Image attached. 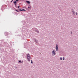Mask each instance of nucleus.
<instances>
[{"label": "nucleus", "mask_w": 78, "mask_h": 78, "mask_svg": "<svg viewBox=\"0 0 78 78\" xmlns=\"http://www.w3.org/2000/svg\"><path fill=\"white\" fill-rule=\"evenodd\" d=\"M27 58L28 60V61H29V62H30L31 57L30 56V54H27Z\"/></svg>", "instance_id": "f257e3e1"}, {"label": "nucleus", "mask_w": 78, "mask_h": 78, "mask_svg": "<svg viewBox=\"0 0 78 78\" xmlns=\"http://www.w3.org/2000/svg\"><path fill=\"white\" fill-rule=\"evenodd\" d=\"M52 53L53 54V55H56V51L55 50H53Z\"/></svg>", "instance_id": "f03ea898"}, {"label": "nucleus", "mask_w": 78, "mask_h": 78, "mask_svg": "<svg viewBox=\"0 0 78 78\" xmlns=\"http://www.w3.org/2000/svg\"><path fill=\"white\" fill-rule=\"evenodd\" d=\"M72 13H73V15H74V16H75V11H74V10L73 9H72Z\"/></svg>", "instance_id": "7ed1b4c3"}, {"label": "nucleus", "mask_w": 78, "mask_h": 78, "mask_svg": "<svg viewBox=\"0 0 78 78\" xmlns=\"http://www.w3.org/2000/svg\"><path fill=\"white\" fill-rule=\"evenodd\" d=\"M58 44H56V51H58Z\"/></svg>", "instance_id": "20e7f679"}, {"label": "nucleus", "mask_w": 78, "mask_h": 78, "mask_svg": "<svg viewBox=\"0 0 78 78\" xmlns=\"http://www.w3.org/2000/svg\"><path fill=\"white\" fill-rule=\"evenodd\" d=\"M26 2H27V3H28V4H30V2H29V1H26Z\"/></svg>", "instance_id": "39448f33"}, {"label": "nucleus", "mask_w": 78, "mask_h": 78, "mask_svg": "<svg viewBox=\"0 0 78 78\" xmlns=\"http://www.w3.org/2000/svg\"><path fill=\"white\" fill-rule=\"evenodd\" d=\"M35 41L36 43H38V41H37L36 39H35Z\"/></svg>", "instance_id": "423d86ee"}, {"label": "nucleus", "mask_w": 78, "mask_h": 78, "mask_svg": "<svg viewBox=\"0 0 78 78\" xmlns=\"http://www.w3.org/2000/svg\"><path fill=\"white\" fill-rule=\"evenodd\" d=\"M60 60H62V57H60Z\"/></svg>", "instance_id": "0eeeda50"}, {"label": "nucleus", "mask_w": 78, "mask_h": 78, "mask_svg": "<svg viewBox=\"0 0 78 78\" xmlns=\"http://www.w3.org/2000/svg\"><path fill=\"white\" fill-rule=\"evenodd\" d=\"M76 16H77L78 15V13H77V12H76Z\"/></svg>", "instance_id": "6e6552de"}, {"label": "nucleus", "mask_w": 78, "mask_h": 78, "mask_svg": "<svg viewBox=\"0 0 78 78\" xmlns=\"http://www.w3.org/2000/svg\"><path fill=\"white\" fill-rule=\"evenodd\" d=\"M31 64H33V61H32V60H31Z\"/></svg>", "instance_id": "1a4fd4ad"}, {"label": "nucleus", "mask_w": 78, "mask_h": 78, "mask_svg": "<svg viewBox=\"0 0 78 78\" xmlns=\"http://www.w3.org/2000/svg\"><path fill=\"white\" fill-rule=\"evenodd\" d=\"M19 11H22L23 10L22 9H19Z\"/></svg>", "instance_id": "9d476101"}, {"label": "nucleus", "mask_w": 78, "mask_h": 78, "mask_svg": "<svg viewBox=\"0 0 78 78\" xmlns=\"http://www.w3.org/2000/svg\"><path fill=\"white\" fill-rule=\"evenodd\" d=\"M16 1H15V2H14V3L15 4H16Z\"/></svg>", "instance_id": "9b49d317"}, {"label": "nucleus", "mask_w": 78, "mask_h": 78, "mask_svg": "<svg viewBox=\"0 0 78 78\" xmlns=\"http://www.w3.org/2000/svg\"><path fill=\"white\" fill-rule=\"evenodd\" d=\"M36 32H37V33H39V31H37V30L36 31Z\"/></svg>", "instance_id": "f8f14e48"}, {"label": "nucleus", "mask_w": 78, "mask_h": 78, "mask_svg": "<svg viewBox=\"0 0 78 78\" xmlns=\"http://www.w3.org/2000/svg\"><path fill=\"white\" fill-rule=\"evenodd\" d=\"M63 60H65V58H64V57H63Z\"/></svg>", "instance_id": "ddd939ff"}, {"label": "nucleus", "mask_w": 78, "mask_h": 78, "mask_svg": "<svg viewBox=\"0 0 78 78\" xmlns=\"http://www.w3.org/2000/svg\"><path fill=\"white\" fill-rule=\"evenodd\" d=\"M16 11H17V12H19V11L17 10H16Z\"/></svg>", "instance_id": "4468645a"}, {"label": "nucleus", "mask_w": 78, "mask_h": 78, "mask_svg": "<svg viewBox=\"0 0 78 78\" xmlns=\"http://www.w3.org/2000/svg\"><path fill=\"white\" fill-rule=\"evenodd\" d=\"M23 11H25V10L24 9H22Z\"/></svg>", "instance_id": "2eb2a0df"}, {"label": "nucleus", "mask_w": 78, "mask_h": 78, "mask_svg": "<svg viewBox=\"0 0 78 78\" xmlns=\"http://www.w3.org/2000/svg\"><path fill=\"white\" fill-rule=\"evenodd\" d=\"M20 7V6H18V8H19Z\"/></svg>", "instance_id": "dca6fc26"}, {"label": "nucleus", "mask_w": 78, "mask_h": 78, "mask_svg": "<svg viewBox=\"0 0 78 78\" xmlns=\"http://www.w3.org/2000/svg\"><path fill=\"white\" fill-rule=\"evenodd\" d=\"M19 62H21V61H19Z\"/></svg>", "instance_id": "f3484780"}, {"label": "nucleus", "mask_w": 78, "mask_h": 78, "mask_svg": "<svg viewBox=\"0 0 78 78\" xmlns=\"http://www.w3.org/2000/svg\"><path fill=\"white\" fill-rule=\"evenodd\" d=\"M18 0H16V2H18Z\"/></svg>", "instance_id": "a211bd4d"}, {"label": "nucleus", "mask_w": 78, "mask_h": 78, "mask_svg": "<svg viewBox=\"0 0 78 78\" xmlns=\"http://www.w3.org/2000/svg\"><path fill=\"white\" fill-rule=\"evenodd\" d=\"M28 8H30V7H28Z\"/></svg>", "instance_id": "6ab92c4d"}, {"label": "nucleus", "mask_w": 78, "mask_h": 78, "mask_svg": "<svg viewBox=\"0 0 78 78\" xmlns=\"http://www.w3.org/2000/svg\"><path fill=\"white\" fill-rule=\"evenodd\" d=\"M71 33H72V32H71Z\"/></svg>", "instance_id": "aec40b11"}]
</instances>
